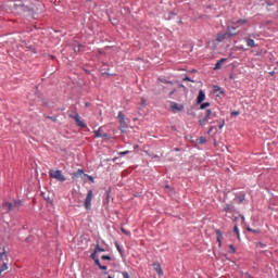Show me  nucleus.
<instances>
[{"label":"nucleus","mask_w":278,"mask_h":278,"mask_svg":"<svg viewBox=\"0 0 278 278\" xmlns=\"http://www.w3.org/2000/svg\"><path fill=\"white\" fill-rule=\"evenodd\" d=\"M23 207V201L13 200V202L5 201L2 203V210H7V212H15V210H21Z\"/></svg>","instance_id":"obj_1"},{"label":"nucleus","mask_w":278,"mask_h":278,"mask_svg":"<svg viewBox=\"0 0 278 278\" xmlns=\"http://www.w3.org/2000/svg\"><path fill=\"white\" fill-rule=\"evenodd\" d=\"M9 265H10V258L8 257V253L5 252V249H3V252L0 253V278H1V274L8 270Z\"/></svg>","instance_id":"obj_2"},{"label":"nucleus","mask_w":278,"mask_h":278,"mask_svg":"<svg viewBox=\"0 0 278 278\" xmlns=\"http://www.w3.org/2000/svg\"><path fill=\"white\" fill-rule=\"evenodd\" d=\"M249 24V20H238L236 22H232V26H228V31L230 34V36H236V29H238V27H242V25H248Z\"/></svg>","instance_id":"obj_3"},{"label":"nucleus","mask_w":278,"mask_h":278,"mask_svg":"<svg viewBox=\"0 0 278 278\" xmlns=\"http://www.w3.org/2000/svg\"><path fill=\"white\" fill-rule=\"evenodd\" d=\"M49 175H50L51 179H56V181H61V182L66 181V177L64 176V174H62V170H60V169H56V170L50 169Z\"/></svg>","instance_id":"obj_4"},{"label":"nucleus","mask_w":278,"mask_h":278,"mask_svg":"<svg viewBox=\"0 0 278 278\" xmlns=\"http://www.w3.org/2000/svg\"><path fill=\"white\" fill-rule=\"evenodd\" d=\"M92 190H88L85 202H84V206L86 210H90L92 207Z\"/></svg>","instance_id":"obj_5"},{"label":"nucleus","mask_w":278,"mask_h":278,"mask_svg":"<svg viewBox=\"0 0 278 278\" xmlns=\"http://www.w3.org/2000/svg\"><path fill=\"white\" fill-rule=\"evenodd\" d=\"M16 12H28V14H34V10L29 9L27 5L20 3L13 5Z\"/></svg>","instance_id":"obj_6"},{"label":"nucleus","mask_w":278,"mask_h":278,"mask_svg":"<svg viewBox=\"0 0 278 278\" xmlns=\"http://www.w3.org/2000/svg\"><path fill=\"white\" fill-rule=\"evenodd\" d=\"M117 118L121 124V131L125 132V129H127V122H125V114H123V111L118 112Z\"/></svg>","instance_id":"obj_7"},{"label":"nucleus","mask_w":278,"mask_h":278,"mask_svg":"<svg viewBox=\"0 0 278 278\" xmlns=\"http://www.w3.org/2000/svg\"><path fill=\"white\" fill-rule=\"evenodd\" d=\"M70 116H71V118H74V121L76 122V125L78 127H81L83 129H84V127H86V123H84L81 121V116H79L77 113L74 116L73 115H70Z\"/></svg>","instance_id":"obj_8"},{"label":"nucleus","mask_w":278,"mask_h":278,"mask_svg":"<svg viewBox=\"0 0 278 278\" xmlns=\"http://www.w3.org/2000/svg\"><path fill=\"white\" fill-rule=\"evenodd\" d=\"M153 269L155 270V273L157 274L159 277H163L164 276V270H162V265L160 263H153Z\"/></svg>","instance_id":"obj_9"},{"label":"nucleus","mask_w":278,"mask_h":278,"mask_svg":"<svg viewBox=\"0 0 278 278\" xmlns=\"http://www.w3.org/2000/svg\"><path fill=\"white\" fill-rule=\"evenodd\" d=\"M227 36H232L231 33H229V30H228V33H224V34L219 33L216 36V41L217 42H223V40H225V38H227Z\"/></svg>","instance_id":"obj_10"},{"label":"nucleus","mask_w":278,"mask_h":278,"mask_svg":"<svg viewBox=\"0 0 278 278\" xmlns=\"http://www.w3.org/2000/svg\"><path fill=\"white\" fill-rule=\"evenodd\" d=\"M205 101V92L203 90L199 91L197 103L201 105Z\"/></svg>","instance_id":"obj_11"},{"label":"nucleus","mask_w":278,"mask_h":278,"mask_svg":"<svg viewBox=\"0 0 278 278\" xmlns=\"http://www.w3.org/2000/svg\"><path fill=\"white\" fill-rule=\"evenodd\" d=\"M77 177H87V174L84 173V169H78L73 174L72 178L77 179Z\"/></svg>","instance_id":"obj_12"},{"label":"nucleus","mask_w":278,"mask_h":278,"mask_svg":"<svg viewBox=\"0 0 278 278\" xmlns=\"http://www.w3.org/2000/svg\"><path fill=\"white\" fill-rule=\"evenodd\" d=\"M224 62H227V59H220L219 61H217V63L215 64L214 71H220Z\"/></svg>","instance_id":"obj_13"},{"label":"nucleus","mask_w":278,"mask_h":278,"mask_svg":"<svg viewBox=\"0 0 278 278\" xmlns=\"http://www.w3.org/2000/svg\"><path fill=\"white\" fill-rule=\"evenodd\" d=\"M170 108L173 112H181V110H184V105L179 106V104H177L176 102H174Z\"/></svg>","instance_id":"obj_14"},{"label":"nucleus","mask_w":278,"mask_h":278,"mask_svg":"<svg viewBox=\"0 0 278 278\" xmlns=\"http://www.w3.org/2000/svg\"><path fill=\"white\" fill-rule=\"evenodd\" d=\"M208 121H212V118H216V113H212V110H206L205 116Z\"/></svg>","instance_id":"obj_15"},{"label":"nucleus","mask_w":278,"mask_h":278,"mask_svg":"<svg viewBox=\"0 0 278 278\" xmlns=\"http://www.w3.org/2000/svg\"><path fill=\"white\" fill-rule=\"evenodd\" d=\"M93 262L96 266L100 268V270H108V266L101 265V262L99 261V258H94Z\"/></svg>","instance_id":"obj_16"},{"label":"nucleus","mask_w":278,"mask_h":278,"mask_svg":"<svg viewBox=\"0 0 278 278\" xmlns=\"http://www.w3.org/2000/svg\"><path fill=\"white\" fill-rule=\"evenodd\" d=\"M83 48H84V46H81V43H79L77 41L74 42V51H75V53H79Z\"/></svg>","instance_id":"obj_17"},{"label":"nucleus","mask_w":278,"mask_h":278,"mask_svg":"<svg viewBox=\"0 0 278 278\" xmlns=\"http://www.w3.org/2000/svg\"><path fill=\"white\" fill-rule=\"evenodd\" d=\"M216 236H217V242L219 244V247H222L223 244V232H220V230H216Z\"/></svg>","instance_id":"obj_18"},{"label":"nucleus","mask_w":278,"mask_h":278,"mask_svg":"<svg viewBox=\"0 0 278 278\" xmlns=\"http://www.w3.org/2000/svg\"><path fill=\"white\" fill-rule=\"evenodd\" d=\"M245 42L248 47H251V48L257 47V45H255V40L253 39L248 38L245 39Z\"/></svg>","instance_id":"obj_19"},{"label":"nucleus","mask_w":278,"mask_h":278,"mask_svg":"<svg viewBox=\"0 0 278 278\" xmlns=\"http://www.w3.org/2000/svg\"><path fill=\"white\" fill-rule=\"evenodd\" d=\"M96 138H108L106 134H101V130H94Z\"/></svg>","instance_id":"obj_20"},{"label":"nucleus","mask_w":278,"mask_h":278,"mask_svg":"<svg viewBox=\"0 0 278 278\" xmlns=\"http://www.w3.org/2000/svg\"><path fill=\"white\" fill-rule=\"evenodd\" d=\"M94 251L97 253H105V249L101 248L99 243H97Z\"/></svg>","instance_id":"obj_21"},{"label":"nucleus","mask_w":278,"mask_h":278,"mask_svg":"<svg viewBox=\"0 0 278 278\" xmlns=\"http://www.w3.org/2000/svg\"><path fill=\"white\" fill-rule=\"evenodd\" d=\"M206 142H207V139H205V137H200L199 139H197L198 144H205Z\"/></svg>","instance_id":"obj_22"},{"label":"nucleus","mask_w":278,"mask_h":278,"mask_svg":"<svg viewBox=\"0 0 278 278\" xmlns=\"http://www.w3.org/2000/svg\"><path fill=\"white\" fill-rule=\"evenodd\" d=\"M231 210H233V205H231V204L224 205V212H231Z\"/></svg>","instance_id":"obj_23"},{"label":"nucleus","mask_w":278,"mask_h":278,"mask_svg":"<svg viewBox=\"0 0 278 278\" xmlns=\"http://www.w3.org/2000/svg\"><path fill=\"white\" fill-rule=\"evenodd\" d=\"M206 108H210V102H202L200 105V110H205Z\"/></svg>","instance_id":"obj_24"},{"label":"nucleus","mask_w":278,"mask_h":278,"mask_svg":"<svg viewBox=\"0 0 278 278\" xmlns=\"http://www.w3.org/2000/svg\"><path fill=\"white\" fill-rule=\"evenodd\" d=\"M233 231L235 233H237L238 240H240V229L238 228V226H233Z\"/></svg>","instance_id":"obj_25"},{"label":"nucleus","mask_w":278,"mask_h":278,"mask_svg":"<svg viewBox=\"0 0 278 278\" xmlns=\"http://www.w3.org/2000/svg\"><path fill=\"white\" fill-rule=\"evenodd\" d=\"M208 118L207 117H204L202 119L199 121V124L203 127V125H205V123H208Z\"/></svg>","instance_id":"obj_26"},{"label":"nucleus","mask_w":278,"mask_h":278,"mask_svg":"<svg viewBox=\"0 0 278 278\" xmlns=\"http://www.w3.org/2000/svg\"><path fill=\"white\" fill-rule=\"evenodd\" d=\"M115 247L121 255H123V248H121V244L118 242H115Z\"/></svg>","instance_id":"obj_27"},{"label":"nucleus","mask_w":278,"mask_h":278,"mask_svg":"<svg viewBox=\"0 0 278 278\" xmlns=\"http://www.w3.org/2000/svg\"><path fill=\"white\" fill-rule=\"evenodd\" d=\"M247 231H251V233H260V229H252L251 227H248Z\"/></svg>","instance_id":"obj_28"},{"label":"nucleus","mask_w":278,"mask_h":278,"mask_svg":"<svg viewBox=\"0 0 278 278\" xmlns=\"http://www.w3.org/2000/svg\"><path fill=\"white\" fill-rule=\"evenodd\" d=\"M46 118H49V121H52V123H58V117L55 116H46Z\"/></svg>","instance_id":"obj_29"},{"label":"nucleus","mask_w":278,"mask_h":278,"mask_svg":"<svg viewBox=\"0 0 278 278\" xmlns=\"http://www.w3.org/2000/svg\"><path fill=\"white\" fill-rule=\"evenodd\" d=\"M218 123V128L223 129V127H225V119L222 121V123L219 121H217Z\"/></svg>","instance_id":"obj_30"},{"label":"nucleus","mask_w":278,"mask_h":278,"mask_svg":"<svg viewBox=\"0 0 278 278\" xmlns=\"http://www.w3.org/2000/svg\"><path fill=\"white\" fill-rule=\"evenodd\" d=\"M140 105L141 108H144V105H147V100L144 98H141Z\"/></svg>","instance_id":"obj_31"},{"label":"nucleus","mask_w":278,"mask_h":278,"mask_svg":"<svg viewBox=\"0 0 278 278\" xmlns=\"http://www.w3.org/2000/svg\"><path fill=\"white\" fill-rule=\"evenodd\" d=\"M99 257H97V250H94L92 253H91V260H98Z\"/></svg>","instance_id":"obj_32"},{"label":"nucleus","mask_w":278,"mask_h":278,"mask_svg":"<svg viewBox=\"0 0 278 278\" xmlns=\"http://www.w3.org/2000/svg\"><path fill=\"white\" fill-rule=\"evenodd\" d=\"M122 275H123V278H131V277L129 276V273H127V271H123Z\"/></svg>","instance_id":"obj_33"},{"label":"nucleus","mask_w":278,"mask_h":278,"mask_svg":"<svg viewBox=\"0 0 278 278\" xmlns=\"http://www.w3.org/2000/svg\"><path fill=\"white\" fill-rule=\"evenodd\" d=\"M229 249H230V253H236V248L233 247V244H230Z\"/></svg>","instance_id":"obj_34"},{"label":"nucleus","mask_w":278,"mask_h":278,"mask_svg":"<svg viewBox=\"0 0 278 278\" xmlns=\"http://www.w3.org/2000/svg\"><path fill=\"white\" fill-rule=\"evenodd\" d=\"M101 260H108V261H110V260H112V257H111L110 255H102V256H101Z\"/></svg>","instance_id":"obj_35"},{"label":"nucleus","mask_w":278,"mask_h":278,"mask_svg":"<svg viewBox=\"0 0 278 278\" xmlns=\"http://www.w3.org/2000/svg\"><path fill=\"white\" fill-rule=\"evenodd\" d=\"M87 178H88V180L91 181L92 184L94 182V178H93L92 176H90V175L87 174Z\"/></svg>","instance_id":"obj_36"},{"label":"nucleus","mask_w":278,"mask_h":278,"mask_svg":"<svg viewBox=\"0 0 278 278\" xmlns=\"http://www.w3.org/2000/svg\"><path fill=\"white\" fill-rule=\"evenodd\" d=\"M239 114H240V112H238V111L231 112V116H238Z\"/></svg>","instance_id":"obj_37"},{"label":"nucleus","mask_w":278,"mask_h":278,"mask_svg":"<svg viewBox=\"0 0 278 278\" xmlns=\"http://www.w3.org/2000/svg\"><path fill=\"white\" fill-rule=\"evenodd\" d=\"M128 153H129V150L124 151V152H119V155H128Z\"/></svg>","instance_id":"obj_38"},{"label":"nucleus","mask_w":278,"mask_h":278,"mask_svg":"<svg viewBox=\"0 0 278 278\" xmlns=\"http://www.w3.org/2000/svg\"><path fill=\"white\" fill-rule=\"evenodd\" d=\"M213 131H214V126H211V127L208 128L207 134H212Z\"/></svg>","instance_id":"obj_39"},{"label":"nucleus","mask_w":278,"mask_h":278,"mask_svg":"<svg viewBox=\"0 0 278 278\" xmlns=\"http://www.w3.org/2000/svg\"><path fill=\"white\" fill-rule=\"evenodd\" d=\"M257 247H261V249H264V247H266V244L262 243V242H258L257 243Z\"/></svg>","instance_id":"obj_40"},{"label":"nucleus","mask_w":278,"mask_h":278,"mask_svg":"<svg viewBox=\"0 0 278 278\" xmlns=\"http://www.w3.org/2000/svg\"><path fill=\"white\" fill-rule=\"evenodd\" d=\"M106 201H110V190L106 191Z\"/></svg>","instance_id":"obj_41"},{"label":"nucleus","mask_w":278,"mask_h":278,"mask_svg":"<svg viewBox=\"0 0 278 278\" xmlns=\"http://www.w3.org/2000/svg\"><path fill=\"white\" fill-rule=\"evenodd\" d=\"M184 81H192V79H190V77H185Z\"/></svg>","instance_id":"obj_42"},{"label":"nucleus","mask_w":278,"mask_h":278,"mask_svg":"<svg viewBox=\"0 0 278 278\" xmlns=\"http://www.w3.org/2000/svg\"><path fill=\"white\" fill-rule=\"evenodd\" d=\"M122 232L125 233L127 236V230H125V228H122Z\"/></svg>","instance_id":"obj_43"},{"label":"nucleus","mask_w":278,"mask_h":278,"mask_svg":"<svg viewBox=\"0 0 278 278\" xmlns=\"http://www.w3.org/2000/svg\"><path fill=\"white\" fill-rule=\"evenodd\" d=\"M85 106H86V108H90V102H86V103H85Z\"/></svg>","instance_id":"obj_44"},{"label":"nucleus","mask_w":278,"mask_h":278,"mask_svg":"<svg viewBox=\"0 0 278 278\" xmlns=\"http://www.w3.org/2000/svg\"><path fill=\"white\" fill-rule=\"evenodd\" d=\"M241 220L242 223H244V215H241Z\"/></svg>","instance_id":"obj_45"},{"label":"nucleus","mask_w":278,"mask_h":278,"mask_svg":"<svg viewBox=\"0 0 278 278\" xmlns=\"http://www.w3.org/2000/svg\"><path fill=\"white\" fill-rule=\"evenodd\" d=\"M219 88H220V87L216 86V87H215V90H218Z\"/></svg>","instance_id":"obj_46"},{"label":"nucleus","mask_w":278,"mask_h":278,"mask_svg":"<svg viewBox=\"0 0 278 278\" xmlns=\"http://www.w3.org/2000/svg\"><path fill=\"white\" fill-rule=\"evenodd\" d=\"M108 278H112V276H108Z\"/></svg>","instance_id":"obj_47"},{"label":"nucleus","mask_w":278,"mask_h":278,"mask_svg":"<svg viewBox=\"0 0 278 278\" xmlns=\"http://www.w3.org/2000/svg\"><path fill=\"white\" fill-rule=\"evenodd\" d=\"M173 93H174V91L170 92V94H173Z\"/></svg>","instance_id":"obj_48"}]
</instances>
